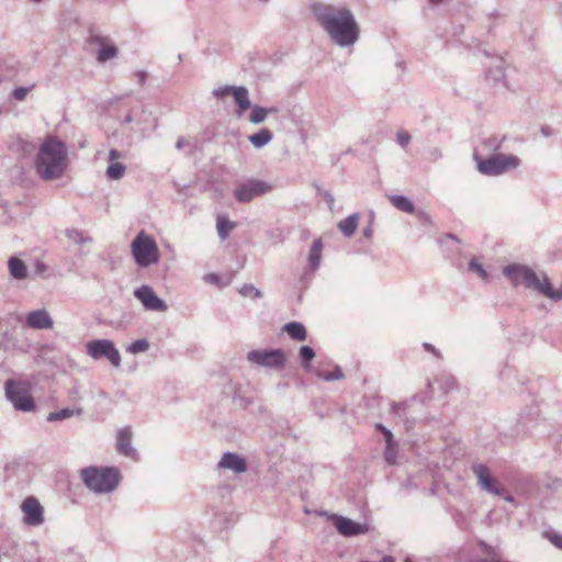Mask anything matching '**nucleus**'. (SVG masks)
<instances>
[{
	"instance_id": "obj_39",
	"label": "nucleus",
	"mask_w": 562,
	"mask_h": 562,
	"mask_svg": "<svg viewBox=\"0 0 562 562\" xmlns=\"http://www.w3.org/2000/svg\"><path fill=\"white\" fill-rule=\"evenodd\" d=\"M546 537L552 544L562 550V535L554 531H549L546 533Z\"/></svg>"
},
{
	"instance_id": "obj_23",
	"label": "nucleus",
	"mask_w": 562,
	"mask_h": 562,
	"mask_svg": "<svg viewBox=\"0 0 562 562\" xmlns=\"http://www.w3.org/2000/svg\"><path fill=\"white\" fill-rule=\"evenodd\" d=\"M358 223L359 215L355 213L340 221L338 228L346 237H351L358 227Z\"/></svg>"
},
{
	"instance_id": "obj_29",
	"label": "nucleus",
	"mask_w": 562,
	"mask_h": 562,
	"mask_svg": "<svg viewBox=\"0 0 562 562\" xmlns=\"http://www.w3.org/2000/svg\"><path fill=\"white\" fill-rule=\"evenodd\" d=\"M75 414L80 415L81 409L78 408L77 411H75V409H70V408H63L60 411L49 413L47 416V420L48 422L63 420V419L72 417Z\"/></svg>"
},
{
	"instance_id": "obj_33",
	"label": "nucleus",
	"mask_w": 562,
	"mask_h": 562,
	"mask_svg": "<svg viewBox=\"0 0 562 562\" xmlns=\"http://www.w3.org/2000/svg\"><path fill=\"white\" fill-rule=\"evenodd\" d=\"M66 236L69 240L76 243V244H85L90 243L91 238L89 236H86L81 231L78 229H67Z\"/></svg>"
},
{
	"instance_id": "obj_44",
	"label": "nucleus",
	"mask_w": 562,
	"mask_h": 562,
	"mask_svg": "<svg viewBox=\"0 0 562 562\" xmlns=\"http://www.w3.org/2000/svg\"><path fill=\"white\" fill-rule=\"evenodd\" d=\"M318 191H319L321 195L323 196V199L325 200V202L327 203L328 209L331 211L334 209V204H335L334 195L325 190L318 189Z\"/></svg>"
},
{
	"instance_id": "obj_18",
	"label": "nucleus",
	"mask_w": 562,
	"mask_h": 562,
	"mask_svg": "<svg viewBox=\"0 0 562 562\" xmlns=\"http://www.w3.org/2000/svg\"><path fill=\"white\" fill-rule=\"evenodd\" d=\"M217 467L220 469H227L236 474L246 472L247 464L244 458L233 452H225L220 460Z\"/></svg>"
},
{
	"instance_id": "obj_22",
	"label": "nucleus",
	"mask_w": 562,
	"mask_h": 562,
	"mask_svg": "<svg viewBox=\"0 0 562 562\" xmlns=\"http://www.w3.org/2000/svg\"><path fill=\"white\" fill-rule=\"evenodd\" d=\"M8 267L12 278L23 280L27 277V268L21 259L11 257L9 259Z\"/></svg>"
},
{
	"instance_id": "obj_43",
	"label": "nucleus",
	"mask_w": 562,
	"mask_h": 562,
	"mask_svg": "<svg viewBox=\"0 0 562 562\" xmlns=\"http://www.w3.org/2000/svg\"><path fill=\"white\" fill-rule=\"evenodd\" d=\"M375 428L379 429L385 437V442L390 446L393 442V435L390 429L384 427L382 424H376Z\"/></svg>"
},
{
	"instance_id": "obj_5",
	"label": "nucleus",
	"mask_w": 562,
	"mask_h": 562,
	"mask_svg": "<svg viewBox=\"0 0 562 562\" xmlns=\"http://www.w3.org/2000/svg\"><path fill=\"white\" fill-rule=\"evenodd\" d=\"M473 159L476 162L477 171L490 177L501 176L515 170L520 165V159L515 155L497 154L483 159L474 151Z\"/></svg>"
},
{
	"instance_id": "obj_1",
	"label": "nucleus",
	"mask_w": 562,
	"mask_h": 562,
	"mask_svg": "<svg viewBox=\"0 0 562 562\" xmlns=\"http://www.w3.org/2000/svg\"><path fill=\"white\" fill-rule=\"evenodd\" d=\"M311 10L330 41L341 48L352 47L359 40L360 29L352 11L346 5L315 2Z\"/></svg>"
},
{
	"instance_id": "obj_55",
	"label": "nucleus",
	"mask_w": 562,
	"mask_h": 562,
	"mask_svg": "<svg viewBox=\"0 0 562 562\" xmlns=\"http://www.w3.org/2000/svg\"><path fill=\"white\" fill-rule=\"evenodd\" d=\"M45 268H46V267H45V265H44L43 262H38V263H37V269H38V271H44V270H45Z\"/></svg>"
},
{
	"instance_id": "obj_16",
	"label": "nucleus",
	"mask_w": 562,
	"mask_h": 562,
	"mask_svg": "<svg viewBox=\"0 0 562 562\" xmlns=\"http://www.w3.org/2000/svg\"><path fill=\"white\" fill-rule=\"evenodd\" d=\"M124 158V154L115 148L110 149L108 155L109 166L105 170V176L109 180H120L126 172V166L120 162Z\"/></svg>"
},
{
	"instance_id": "obj_26",
	"label": "nucleus",
	"mask_w": 562,
	"mask_h": 562,
	"mask_svg": "<svg viewBox=\"0 0 562 562\" xmlns=\"http://www.w3.org/2000/svg\"><path fill=\"white\" fill-rule=\"evenodd\" d=\"M391 203L394 207L405 213L412 214L415 211L413 202L404 195H390Z\"/></svg>"
},
{
	"instance_id": "obj_8",
	"label": "nucleus",
	"mask_w": 562,
	"mask_h": 562,
	"mask_svg": "<svg viewBox=\"0 0 562 562\" xmlns=\"http://www.w3.org/2000/svg\"><path fill=\"white\" fill-rule=\"evenodd\" d=\"M86 352L93 360L106 359L114 367L121 366V355L111 339H93L86 344Z\"/></svg>"
},
{
	"instance_id": "obj_49",
	"label": "nucleus",
	"mask_w": 562,
	"mask_h": 562,
	"mask_svg": "<svg viewBox=\"0 0 562 562\" xmlns=\"http://www.w3.org/2000/svg\"><path fill=\"white\" fill-rule=\"evenodd\" d=\"M502 496L504 497L505 501H507L509 503L514 502V497L510 494H508L505 490H504V493Z\"/></svg>"
},
{
	"instance_id": "obj_56",
	"label": "nucleus",
	"mask_w": 562,
	"mask_h": 562,
	"mask_svg": "<svg viewBox=\"0 0 562 562\" xmlns=\"http://www.w3.org/2000/svg\"><path fill=\"white\" fill-rule=\"evenodd\" d=\"M429 1L432 2V3H436V4L442 2V0H429Z\"/></svg>"
},
{
	"instance_id": "obj_45",
	"label": "nucleus",
	"mask_w": 562,
	"mask_h": 562,
	"mask_svg": "<svg viewBox=\"0 0 562 562\" xmlns=\"http://www.w3.org/2000/svg\"><path fill=\"white\" fill-rule=\"evenodd\" d=\"M429 158L434 161L440 159L442 157V151L439 147H431L428 149Z\"/></svg>"
},
{
	"instance_id": "obj_4",
	"label": "nucleus",
	"mask_w": 562,
	"mask_h": 562,
	"mask_svg": "<svg viewBox=\"0 0 562 562\" xmlns=\"http://www.w3.org/2000/svg\"><path fill=\"white\" fill-rule=\"evenodd\" d=\"M85 485L95 494L112 493L120 483V472L110 467H88L81 470Z\"/></svg>"
},
{
	"instance_id": "obj_46",
	"label": "nucleus",
	"mask_w": 562,
	"mask_h": 562,
	"mask_svg": "<svg viewBox=\"0 0 562 562\" xmlns=\"http://www.w3.org/2000/svg\"><path fill=\"white\" fill-rule=\"evenodd\" d=\"M424 348L427 350V351H430L432 352L437 358H441V353L439 350H437L432 345L428 344V342H425L424 344Z\"/></svg>"
},
{
	"instance_id": "obj_36",
	"label": "nucleus",
	"mask_w": 562,
	"mask_h": 562,
	"mask_svg": "<svg viewBox=\"0 0 562 562\" xmlns=\"http://www.w3.org/2000/svg\"><path fill=\"white\" fill-rule=\"evenodd\" d=\"M503 139H498L496 136H491L483 140L482 145L487 150L497 151L502 147Z\"/></svg>"
},
{
	"instance_id": "obj_24",
	"label": "nucleus",
	"mask_w": 562,
	"mask_h": 562,
	"mask_svg": "<svg viewBox=\"0 0 562 562\" xmlns=\"http://www.w3.org/2000/svg\"><path fill=\"white\" fill-rule=\"evenodd\" d=\"M273 138L272 133L268 128H261L258 133L248 136V140L255 148H262Z\"/></svg>"
},
{
	"instance_id": "obj_20",
	"label": "nucleus",
	"mask_w": 562,
	"mask_h": 562,
	"mask_svg": "<svg viewBox=\"0 0 562 562\" xmlns=\"http://www.w3.org/2000/svg\"><path fill=\"white\" fill-rule=\"evenodd\" d=\"M232 95L237 105L236 114L238 117H240L245 113V111L249 110L252 105L250 102V99H249L248 89L244 86H239V87L234 86Z\"/></svg>"
},
{
	"instance_id": "obj_40",
	"label": "nucleus",
	"mask_w": 562,
	"mask_h": 562,
	"mask_svg": "<svg viewBox=\"0 0 562 562\" xmlns=\"http://www.w3.org/2000/svg\"><path fill=\"white\" fill-rule=\"evenodd\" d=\"M233 89L234 86H223L214 89L212 93L215 98H222L224 95L232 94Z\"/></svg>"
},
{
	"instance_id": "obj_51",
	"label": "nucleus",
	"mask_w": 562,
	"mask_h": 562,
	"mask_svg": "<svg viewBox=\"0 0 562 562\" xmlns=\"http://www.w3.org/2000/svg\"><path fill=\"white\" fill-rule=\"evenodd\" d=\"M183 146H184V139L182 137H179L177 143H176V147L178 149H181V148H183Z\"/></svg>"
},
{
	"instance_id": "obj_41",
	"label": "nucleus",
	"mask_w": 562,
	"mask_h": 562,
	"mask_svg": "<svg viewBox=\"0 0 562 562\" xmlns=\"http://www.w3.org/2000/svg\"><path fill=\"white\" fill-rule=\"evenodd\" d=\"M394 447H395V442L393 441L392 445H387L386 443V449H385V460L389 464H393L395 462V450H394Z\"/></svg>"
},
{
	"instance_id": "obj_28",
	"label": "nucleus",
	"mask_w": 562,
	"mask_h": 562,
	"mask_svg": "<svg viewBox=\"0 0 562 562\" xmlns=\"http://www.w3.org/2000/svg\"><path fill=\"white\" fill-rule=\"evenodd\" d=\"M487 78L494 82H499L505 77V67L502 59L494 60V65L488 66Z\"/></svg>"
},
{
	"instance_id": "obj_42",
	"label": "nucleus",
	"mask_w": 562,
	"mask_h": 562,
	"mask_svg": "<svg viewBox=\"0 0 562 562\" xmlns=\"http://www.w3.org/2000/svg\"><path fill=\"white\" fill-rule=\"evenodd\" d=\"M31 88H26V87H20V88H15L13 90V98L18 101H22L25 99V97L27 95V93L30 92Z\"/></svg>"
},
{
	"instance_id": "obj_6",
	"label": "nucleus",
	"mask_w": 562,
	"mask_h": 562,
	"mask_svg": "<svg viewBox=\"0 0 562 562\" xmlns=\"http://www.w3.org/2000/svg\"><path fill=\"white\" fill-rule=\"evenodd\" d=\"M131 250L135 262L142 268H147L159 261V249L156 241L144 232L138 233L133 239Z\"/></svg>"
},
{
	"instance_id": "obj_52",
	"label": "nucleus",
	"mask_w": 562,
	"mask_h": 562,
	"mask_svg": "<svg viewBox=\"0 0 562 562\" xmlns=\"http://www.w3.org/2000/svg\"><path fill=\"white\" fill-rule=\"evenodd\" d=\"M363 235H364L366 237H368V238H369V237H371V235H372V228H371V227H367V228H364V229H363Z\"/></svg>"
},
{
	"instance_id": "obj_35",
	"label": "nucleus",
	"mask_w": 562,
	"mask_h": 562,
	"mask_svg": "<svg viewBox=\"0 0 562 562\" xmlns=\"http://www.w3.org/2000/svg\"><path fill=\"white\" fill-rule=\"evenodd\" d=\"M239 293L243 296H248V297H252V299H260L262 296V293H261V291L259 289H257L252 284H247V283L244 284L239 289Z\"/></svg>"
},
{
	"instance_id": "obj_7",
	"label": "nucleus",
	"mask_w": 562,
	"mask_h": 562,
	"mask_svg": "<svg viewBox=\"0 0 562 562\" xmlns=\"http://www.w3.org/2000/svg\"><path fill=\"white\" fill-rule=\"evenodd\" d=\"M5 397L20 412H33L35 403L27 385L21 381L8 380L4 384Z\"/></svg>"
},
{
	"instance_id": "obj_17",
	"label": "nucleus",
	"mask_w": 562,
	"mask_h": 562,
	"mask_svg": "<svg viewBox=\"0 0 562 562\" xmlns=\"http://www.w3.org/2000/svg\"><path fill=\"white\" fill-rule=\"evenodd\" d=\"M116 450L119 453L136 459L137 452L132 447V429L131 427L121 428L116 435Z\"/></svg>"
},
{
	"instance_id": "obj_12",
	"label": "nucleus",
	"mask_w": 562,
	"mask_h": 562,
	"mask_svg": "<svg viewBox=\"0 0 562 562\" xmlns=\"http://www.w3.org/2000/svg\"><path fill=\"white\" fill-rule=\"evenodd\" d=\"M472 472L477 480V486L482 491L493 495H503L504 487L492 476L490 469L485 464L474 463L472 465Z\"/></svg>"
},
{
	"instance_id": "obj_48",
	"label": "nucleus",
	"mask_w": 562,
	"mask_h": 562,
	"mask_svg": "<svg viewBox=\"0 0 562 562\" xmlns=\"http://www.w3.org/2000/svg\"><path fill=\"white\" fill-rule=\"evenodd\" d=\"M217 279H218V277H217L216 274H214V273H210V274H207V276L205 277V280H206V281H211V282H216V281H217Z\"/></svg>"
},
{
	"instance_id": "obj_50",
	"label": "nucleus",
	"mask_w": 562,
	"mask_h": 562,
	"mask_svg": "<svg viewBox=\"0 0 562 562\" xmlns=\"http://www.w3.org/2000/svg\"><path fill=\"white\" fill-rule=\"evenodd\" d=\"M266 111H267V116H268L269 114L278 113L279 109L276 106H271V108H266Z\"/></svg>"
},
{
	"instance_id": "obj_9",
	"label": "nucleus",
	"mask_w": 562,
	"mask_h": 562,
	"mask_svg": "<svg viewBox=\"0 0 562 562\" xmlns=\"http://www.w3.org/2000/svg\"><path fill=\"white\" fill-rule=\"evenodd\" d=\"M246 358L256 366L270 369H280L285 363V355L281 349L251 350Z\"/></svg>"
},
{
	"instance_id": "obj_57",
	"label": "nucleus",
	"mask_w": 562,
	"mask_h": 562,
	"mask_svg": "<svg viewBox=\"0 0 562 562\" xmlns=\"http://www.w3.org/2000/svg\"><path fill=\"white\" fill-rule=\"evenodd\" d=\"M448 237H449L450 239H456V236H454V235H452V234H449V235H448Z\"/></svg>"
},
{
	"instance_id": "obj_3",
	"label": "nucleus",
	"mask_w": 562,
	"mask_h": 562,
	"mask_svg": "<svg viewBox=\"0 0 562 562\" xmlns=\"http://www.w3.org/2000/svg\"><path fill=\"white\" fill-rule=\"evenodd\" d=\"M503 274L514 286L524 284L526 288L536 290L553 301L562 300V290H554L546 276L539 278L528 266L519 263L508 265L503 268Z\"/></svg>"
},
{
	"instance_id": "obj_27",
	"label": "nucleus",
	"mask_w": 562,
	"mask_h": 562,
	"mask_svg": "<svg viewBox=\"0 0 562 562\" xmlns=\"http://www.w3.org/2000/svg\"><path fill=\"white\" fill-rule=\"evenodd\" d=\"M236 227V224L228 220L226 216H218L216 229L221 240L227 239L231 232Z\"/></svg>"
},
{
	"instance_id": "obj_53",
	"label": "nucleus",
	"mask_w": 562,
	"mask_h": 562,
	"mask_svg": "<svg viewBox=\"0 0 562 562\" xmlns=\"http://www.w3.org/2000/svg\"><path fill=\"white\" fill-rule=\"evenodd\" d=\"M134 121V117L132 114H127L125 117H124V123L126 124H130Z\"/></svg>"
},
{
	"instance_id": "obj_25",
	"label": "nucleus",
	"mask_w": 562,
	"mask_h": 562,
	"mask_svg": "<svg viewBox=\"0 0 562 562\" xmlns=\"http://www.w3.org/2000/svg\"><path fill=\"white\" fill-rule=\"evenodd\" d=\"M283 330L286 331L288 335L295 340L303 341L306 339V329L301 323H288L284 325Z\"/></svg>"
},
{
	"instance_id": "obj_13",
	"label": "nucleus",
	"mask_w": 562,
	"mask_h": 562,
	"mask_svg": "<svg viewBox=\"0 0 562 562\" xmlns=\"http://www.w3.org/2000/svg\"><path fill=\"white\" fill-rule=\"evenodd\" d=\"M134 295L148 311L166 312L168 306L164 300L158 297L149 285H142L134 291Z\"/></svg>"
},
{
	"instance_id": "obj_31",
	"label": "nucleus",
	"mask_w": 562,
	"mask_h": 562,
	"mask_svg": "<svg viewBox=\"0 0 562 562\" xmlns=\"http://www.w3.org/2000/svg\"><path fill=\"white\" fill-rule=\"evenodd\" d=\"M299 356H300V359H301V362H302V367L305 370H308L310 369V362L315 357V351L313 350V348H311L310 346H302L300 348Z\"/></svg>"
},
{
	"instance_id": "obj_19",
	"label": "nucleus",
	"mask_w": 562,
	"mask_h": 562,
	"mask_svg": "<svg viewBox=\"0 0 562 562\" xmlns=\"http://www.w3.org/2000/svg\"><path fill=\"white\" fill-rule=\"evenodd\" d=\"M335 527L340 535L346 537L357 536L366 530L364 526L342 516L335 518Z\"/></svg>"
},
{
	"instance_id": "obj_14",
	"label": "nucleus",
	"mask_w": 562,
	"mask_h": 562,
	"mask_svg": "<svg viewBox=\"0 0 562 562\" xmlns=\"http://www.w3.org/2000/svg\"><path fill=\"white\" fill-rule=\"evenodd\" d=\"M25 325L29 328L43 330L50 329L54 326V321L45 308L31 311L24 316Z\"/></svg>"
},
{
	"instance_id": "obj_38",
	"label": "nucleus",
	"mask_w": 562,
	"mask_h": 562,
	"mask_svg": "<svg viewBox=\"0 0 562 562\" xmlns=\"http://www.w3.org/2000/svg\"><path fill=\"white\" fill-rule=\"evenodd\" d=\"M412 137L411 134L404 130H400L396 133V142L401 147H406L408 143L411 142Z\"/></svg>"
},
{
	"instance_id": "obj_54",
	"label": "nucleus",
	"mask_w": 562,
	"mask_h": 562,
	"mask_svg": "<svg viewBox=\"0 0 562 562\" xmlns=\"http://www.w3.org/2000/svg\"><path fill=\"white\" fill-rule=\"evenodd\" d=\"M250 401L240 398V407L246 408L249 405Z\"/></svg>"
},
{
	"instance_id": "obj_21",
	"label": "nucleus",
	"mask_w": 562,
	"mask_h": 562,
	"mask_svg": "<svg viewBox=\"0 0 562 562\" xmlns=\"http://www.w3.org/2000/svg\"><path fill=\"white\" fill-rule=\"evenodd\" d=\"M322 251H323V241L321 238H317L313 241V245L310 249V254H308V263H310V269L312 271H316L319 266H321V261H322Z\"/></svg>"
},
{
	"instance_id": "obj_15",
	"label": "nucleus",
	"mask_w": 562,
	"mask_h": 562,
	"mask_svg": "<svg viewBox=\"0 0 562 562\" xmlns=\"http://www.w3.org/2000/svg\"><path fill=\"white\" fill-rule=\"evenodd\" d=\"M89 44L98 46L97 58L100 63H105L117 55V48L109 43L106 37L91 34L89 37Z\"/></svg>"
},
{
	"instance_id": "obj_2",
	"label": "nucleus",
	"mask_w": 562,
	"mask_h": 562,
	"mask_svg": "<svg viewBox=\"0 0 562 562\" xmlns=\"http://www.w3.org/2000/svg\"><path fill=\"white\" fill-rule=\"evenodd\" d=\"M68 167L66 144L55 136H47L35 158V170L46 181L60 179Z\"/></svg>"
},
{
	"instance_id": "obj_30",
	"label": "nucleus",
	"mask_w": 562,
	"mask_h": 562,
	"mask_svg": "<svg viewBox=\"0 0 562 562\" xmlns=\"http://www.w3.org/2000/svg\"><path fill=\"white\" fill-rule=\"evenodd\" d=\"M250 109H251V113L248 117V121L250 123L258 125V124L263 123L266 121V119L268 117L265 106L251 105Z\"/></svg>"
},
{
	"instance_id": "obj_11",
	"label": "nucleus",
	"mask_w": 562,
	"mask_h": 562,
	"mask_svg": "<svg viewBox=\"0 0 562 562\" xmlns=\"http://www.w3.org/2000/svg\"><path fill=\"white\" fill-rule=\"evenodd\" d=\"M21 512L23 514V524L31 527H38L44 524V507L34 496H27L21 503Z\"/></svg>"
},
{
	"instance_id": "obj_37",
	"label": "nucleus",
	"mask_w": 562,
	"mask_h": 562,
	"mask_svg": "<svg viewBox=\"0 0 562 562\" xmlns=\"http://www.w3.org/2000/svg\"><path fill=\"white\" fill-rule=\"evenodd\" d=\"M469 269L471 271L477 273L482 279H486V277H487V272L485 271L483 266L480 262H477L475 259H472L469 262Z\"/></svg>"
},
{
	"instance_id": "obj_10",
	"label": "nucleus",
	"mask_w": 562,
	"mask_h": 562,
	"mask_svg": "<svg viewBox=\"0 0 562 562\" xmlns=\"http://www.w3.org/2000/svg\"><path fill=\"white\" fill-rule=\"evenodd\" d=\"M273 189L272 184L258 179H249L238 184L234 191V196L238 202L248 203L255 198L261 196Z\"/></svg>"
},
{
	"instance_id": "obj_47",
	"label": "nucleus",
	"mask_w": 562,
	"mask_h": 562,
	"mask_svg": "<svg viewBox=\"0 0 562 562\" xmlns=\"http://www.w3.org/2000/svg\"><path fill=\"white\" fill-rule=\"evenodd\" d=\"M137 78H138V82L140 85H143L145 82V79H146V74L143 72V71H139V72H137Z\"/></svg>"
},
{
	"instance_id": "obj_34",
	"label": "nucleus",
	"mask_w": 562,
	"mask_h": 562,
	"mask_svg": "<svg viewBox=\"0 0 562 562\" xmlns=\"http://www.w3.org/2000/svg\"><path fill=\"white\" fill-rule=\"evenodd\" d=\"M317 376L324 381H337L344 378V373L339 367H336L331 372L318 371Z\"/></svg>"
},
{
	"instance_id": "obj_32",
	"label": "nucleus",
	"mask_w": 562,
	"mask_h": 562,
	"mask_svg": "<svg viewBox=\"0 0 562 562\" xmlns=\"http://www.w3.org/2000/svg\"><path fill=\"white\" fill-rule=\"evenodd\" d=\"M149 349V342L147 339H137L127 346L126 351L133 355L145 352Z\"/></svg>"
}]
</instances>
